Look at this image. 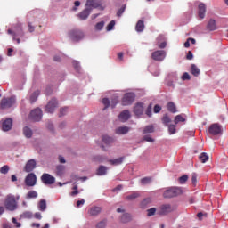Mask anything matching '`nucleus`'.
<instances>
[{"label":"nucleus","mask_w":228,"mask_h":228,"mask_svg":"<svg viewBox=\"0 0 228 228\" xmlns=\"http://www.w3.org/2000/svg\"><path fill=\"white\" fill-rule=\"evenodd\" d=\"M154 132V126L148 125L142 130V134H151Z\"/></svg>","instance_id":"f704fd0d"},{"label":"nucleus","mask_w":228,"mask_h":228,"mask_svg":"<svg viewBox=\"0 0 228 228\" xmlns=\"http://www.w3.org/2000/svg\"><path fill=\"white\" fill-rule=\"evenodd\" d=\"M151 58L155 61H163L167 58V52L165 50H157L151 53Z\"/></svg>","instance_id":"9d476101"},{"label":"nucleus","mask_w":228,"mask_h":228,"mask_svg":"<svg viewBox=\"0 0 228 228\" xmlns=\"http://www.w3.org/2000/svg\"><path fill=\"white\" fill-rule=\"evenodd\" d=\"M181 122H186V118L184 117L183 114H179L175 117L174 123L175 124H181Z\"/></svg>","instance_id":"72a5a7b5"},{"label":"nucleus","mask_w":228,"mask_h":228,"mask_svg":"<svg viewBox=\"0 0 228 228\" xmlns=\"http://www.w3.org/2000/svg\"><path fill=\"white\" fill-rule=\"evenodd\" d=\"M159 111H161V106L155 105L154 106V113H159Z\"/></svg>","instance_id":"69168bd1"},{"label":"nucleus","mask_w":228,"mask_h":228,"mask_svg":"<svg viewBox=\"0 0 228 228\" xmlns=\"http://www.w3.org/2000/svg\"><path fill=\"white\" fill-rule=\"evenodd\" d=\"M37 197H38L37 191H30L28 192L26 199H37Z\"/></svg>","instance_id":"4c0bfd02"},{"label":"nucleus","mask_w":228,"mask_h":228,"mask_svg":"<svg viewBox=\"0 0 228 228\" xmlns=\"http://www.w3.org/2000/svg\"><path fill=\"white\" fill-rule=\"evenodd\" d=\"M142 184H151L152 183V178L145 177L141 180Z\"/></svg>","instance_id":"8fccbe9b"},{"label":"nucleus","mask_w":228,"mask_h":228,"mask_svg":"<svg viewBox=\"0 0 228 228\" xmlns=\"http://www.w3.org/2000/svg\"><path fill=\"white\" fill-rule=\"evenodd\" d=\"M143 29H145V24L143 23V20H139L136 23L135 31H137V33H142Z\"/></svg>","instance_id":"2f4dec72"},{"label":"nucleus","mask_w":228,"mask_h":228,"mask_svg":"<svg viewBox=\"0 0 228 228\" xmlns=\"http://www.w3.org/2000/svg\"><path fill=\"white\" fill-rule=\"evenodd\" d=\"M20 200V195L13 196L9 194L4 199V206L7 211H15L19 208L17 201Z\"/></svg>","instance_id":"f257e3e1"},{"label":"nucleus","mask_w":228,"mask_h":228,"mask_svg":"<svg viewBox=\"0 0 228 228\" xmlns=\"http://www.w3.org/2000/svg\"><path fill=\"white\" fill-rule=\"evenodd\" d=\"M12 224H14L16 228H20L22 227V224L17 221V219L15 217L12 218Z\"/></svg>","instance_id":"bf43d9fd"},{"label":"nucleus","mask_w":228,"mask_h":228,"mask_svg":"<svg viewBox=\"0 0 228 228\" xmlns=\"http://www.w3.org/2000/svg\"><path fill=\"white\" fill-rule=\"evenodd\" d=\"M147 213L148 216H154V215H156V208H151L148 209Z\"/></svg>","instance_id":"603ef678"},{"label":"nucleus","mask_w":228,"mask_h":228,"mask_svg":"<svg viewBox=\"0 0 228 228\" xmlns=\"http://www.w3.org/2000/svg\"><path fill=\"white\" fill-rule=\"evenodd\" d=\"M129 131H131L129 126H123L116 128L115 133L116 134H127Z\"/></svg>","instance_id":"5701e85b"},{"label":"nucleus","mask_w":228,"mask_h":228,"mask_svg":"<svg viewBox=\"0 0 228 228\" xmlns=\"http://www.w3.org/2000/svg\"><path fill=\"white\" fill-rule=\"evenodd\" d=\"M104 21H100V22H98V23H96V25H95V30L96 31H101V30H102V28H104Z\"/></svg>","instance_id":"de8ad7c7"},{"label":"nucleus","mask_w":228,"mask_h":228,"mask_svg":"<svg viewBox=\"0 0 228 228\" xmlns=\"http://www.w3.org/2000/svg\"><path fill=\"white\" fill-rule=\"evenodd\" d=\"M193 58V53L191 51H189L186 56L187 60H191Z\"/></svg>","instance_id":"338daca9"},{"label":"nucleus","mask_w":228,"mask_h":228,"mask_svg":"<svg viewBox=\"0 0 228 228\" xmlns=\"http://www.w3.org/2000/svg\"><path fill=\"white\" fill-rule=\"evenodd\" d=\"M85 205V200H80L77 201V208H81V206Z\"/></svg>","instance_id":"0e129e2a"},{"label":"nucleus","mask_w":228,"mask_h":228,"mask_svg":"<svg viewBox=\"0 0 228 228\" xmlns=\"http://www.w3.org/2000/svg\"><path fill=\"white\" fill-rule=\"evenodd\" d=\"M42 110L37 108L30 112L29 118L34 122H40L42 120Z\"/></svg>","instance_id":"f8f14e48"},{"label":"nucleus","mask_w":228,"mask_h":228,"mask_svg":"<svg viewBox=\"0 0 228 228\" xmlns=\"http://www.w3.org/2000/svg\"><path fill=\"white\" fill-rule=\"evenodd\" d=\"M12 127H13V120L12 118H7L2 123V130L5 133L8 131H12Z\"/></svg>","instance_id":"a211bd4d"},{"label":"nucleus","mask_w":228,"mask_h":228,"mask_svg":"<svg viewBox=\"0 0 228 228\" xmlns=\"http://www.w3.org/2000/svg\"><path fill=\"white\" fill-rule=\"evenodd\" d=\"M188 181V175H184L179 178L180 184H184Z\"/></svg>","instance_id":"6e6d98bb"},{"label":"nucleus","mask_w":228,"mask_h":228,"mask_svg":"<svg viewBox=\"0 0 228 228\" xmlns=\"http://www.w3.org/2000/svg\"><path fill=\"white\" fill-rule=\"evenodd\" d=\"M108 174V167L100 166L96 170V175H106Z\"/></svg>","instance_id":"bb28decb"},{"label":"nucleus","mask_w":228,"mask_h":228,"mask_svg":"<svg viewBox=\"0 0 228 228\" xmlns=\"http://www.w3.org/2000/svg\"><path fill=\"white\" fill-rule=\"evenodd\" d=\"M142 140H144V142H148L150 143H154V138H152V136H151V135H144L142 137Z\"/></svg>","instance_id":"3c124183"},{"label":"nucleus","mask_w":228,"mask_h":228,"mask_svg":"<svg viewBox=\"0 0 228 228\" xmlns=\"http://www.w3.org/2000/svg\"><path fill=\"white\" fill-rule=\"evenodd\" d=\"M102 211V208L101 207H92L88 210L89 216H97L101 215V212Z\"/></svg>","instance_id":"412c9836"},{"label":"nucleus","mask_w":228,"mask_h":228,"mask_svg":"<svg viewBox=\"0 0 228 228\" xmlns=\"http://www.w3.org/2000/svg\"><path fill=\"white\" fill-rule=\"evenodd\" d=\"M164 38L165 37L163 36H159L157 39V45L159 47V49H165V47H167V41L161 42V40H164Z\"/></svg>","instance_id":"c756f323"},{"label":"nucleus","mask_w":228,"mask_h":228,"mask_svg":"<svg viewBox=\"0 0 228 228\" xmlns=\"http://www.w3.org/2000/svg\"><path fill=\"white\" fill-rule=\"evenodd\" d=\"M200 159L201 163H206L209 159V157L208 156V153L203 152L200 155Z\"/></svg>","instance_id":"ea45409f"},{"label":"nucleus","mask_w":228,"mask_h":228,"mask_svg":"<svg viewBox=\"0 0 228 228\" xmlns=\"http://www.w3.org/2000/svg\"><path fill=\"white\" fill-rule=\"evenodd\" d=\"M65 166L63 165H58L56 167V174L57 175H59V177H61V175H63L65 174Z\"/></svg>","instance_id":"473e14b6"},{"label":"nucleus","mask_w":228,"mask_h":228,"mask_svg":"<svg viewBox=\"0 0 228 228\" xmlns=\"http://www.w3.org/2000/svg\"><path fill=\"white\" fill-rule=\"evenodd\" d=\"M192 184H197V174L193 173L191 175Z\"/></svg>","instance_id":"e2e57ef3"},{"label":"nucleus","mask_w":228,"mask_h":228,"mask_svg":"<svg viewBox=\"0 0 228 228\" xmlns=\"http://www.w3.org/2000/svg\"><path fill=\"white\" fill-rule=\"evenodd\" d=\"M86 8L92 12L95 8H101V1L99 0H87L86 4Z\"/></svg>","instance_id":"4468645a"},{"label":"nucleus","mask_w":228,"mask_h":228,"mask_svg":"<svg viewBox=\"0 0 228 228\" xmlns=\"http://www.w3.org/2000/svg\"><path fill=\"white\" fill-rule=\"evenodd\" d=\"M118 99H120V97L118 96V94H114V97L112 99L111 102H110V99L108 98H103L102 99V104L105 106L104 110H106L107 108H115V106H117V104H118Z\"/></svg>","instance_id":"0eeeda50"},{"label":"nucleus","mask_w":228,"mask_h":228,"mask_svg":"<svg viewBox=\"0 0 228 228\" xmlns=\"http://www.w3.org/2000/svg\"><path fill=\"white\" fill-rule=\"evenodd\" d=\"M140 197V194L138 192H133L132 194L126 196L127 200H134V199H138Z\"/></svg>","instance_id":"c03bdc74"},{"label":"nucleus","mask_w":228,"mask_h":228,"mask_svg":"<svg viewBox=\"0 0 228 228\" xmlns=\"http://www.w3.org/2000/svg\"><path fill=\"white\" fill-rule=\"evenodd\" d=\"M181 193H183V190H181V188L171 187L164 191L163 197L165 199H172L174 197H177L178 195H181Z\"/></svg>","instance_id":"20e7f679"},{"label":"nucleus","mask_w":228,"mask_h":228,"mask_svg":"<svg viewBox=\"0 0 228 228\" xmlns=\"http://www.w3.org/2000/svg\"><path fill=\"white\" fill-rule=\"evenodd\" d=\"M207 29H208V31L216 30V21L213 19H210L207 24Z\"/></svg>","instance_id":"a878e982"},{"label":"nucleus","mask_w":228,"mask_h":228,"mask_svg":"<svg viewBox=\"0 0 228 228\" xmlns=\"http://www.w3.org/2000/svg\"><path fill=\"white\" fill-rule=\"evenodd\" d=\"M91 12H92L86 7V9L78 14V17L81 20H86Z\"/></svg>","instance_id":"393cba45"},{"label":"nucleus","mask_w":228,"mask_h":228,"mask_svg":"<svg viewBox=\"0 0 228 228\" xmlns=\"http://www.w3.org/2000/svg\"><path fill=\"white\" fill-rule=\"evenodd\" d=\"M8 35L12 36V40H15L16 37H24V31L22 30V24H16L12 28L7 30Z\"/></svg>","instance_id":"7ed1b4c3"},{"label":"nucleus","mask_w":228,"mask_h":228,"mask_svg":"<svg viewBox=\"0 0 228 228\" xmlns=\"http://www.w3.org/2000/svg\"><path fill=\"white\" fill-rule=\"evenodd\" d=\"M39 211H45L47 209V202L45 200H41L38 203Z\"/></svg>","instance_id":"c9c22d12"},{"label":"nucleus","mask_w":228,"mask_h":228,"mask_svg":"<svg viewBox=\"0 0 228 228\" xmlns=\"http://www.w3.org/2000/svg\"><path fill=\"white\" fill-rule=\"evenodd\" d=\"M94 161L97 163H103V161H106V158L102 155H97L94 158Z\"/></svg>","instance_id":"37998d69"},{"label":"nucleus","mask_w":228,"mask_h":228,"mask_svg":"<svg viewBox=\"0 0 228 228\" xmlns=\"http://www.w3.org/2000/svg\"><path fill=\"white\" fill-rule=\"evenodd\" d=\"M25 183L27 186H35L37 184V175L33 173H30L25 178Z\"/></svg>","instance_id":"f3484780"},{"label":"nucleus","mask_w":228,"mask_h":228,"mask_svg":"<svg viewBox=\"0 0 228 228\" xmlns=\"http://www.w3.org/2000/svg\"><path fill=\"white\" fill-rule=\"evenodd\" d=\"M120 220L123 224H127L133 220V216L130 213H124L120 216Z\"/></svg>","instance_id":"b1692460"},{"label":"nucleus","mask_w":228,"mask_h":228,"mask_svg":"<svg viewBox=\"0 0 228 228\" xmlns=\"http://www.w3.org/2000/svg\"><path fill=\"white\" fill-rule=\"evenodd\" d=\"M23 135L25 136V138H32L33 130L29 126L23 127Z\"/></svg>","instance_id":"cd10ccee"},{"label":"nucleus","mask_w":228,"mask_h":228,"mask_svg":"<svg viewBox=\"0 0 228 228\" xmlns=\"http://www.w3.org/2000/svg\"><path fill=\"white\" fill-rule=\"evenodd\" d=\"M145 110V103L139 102L134 105L133 112L135 117H142L143 115V111Z\"/></svg>","instance_id":"9b49d317"},{"label":"nucleus","mask_w":228,"mask_h":228,"mask_svg":"<svg viewBox=\"0 0 228 228\" xmlns=\"http://www.w3.org/2000/svg\"><path fill=\"white\" fill-rule=\"evenodd\" d=\"M0 172L4 175H6L8 174V172H10V166L8 165H5V166H3L1 168H0Z\"/></svg>","instance_id":"a18cd8bd"},{"label":"nucleus","mask_w":228,"mask_h":228,"mask_svg":"<svg viewBox=\"0 0 228 228\" xmlns=\"http://www.w3.org/2000/svg\"><path fill=\"white\" fill-rule=\"evenodd\" d=\"M136 94H134V93H126L124 94L121 103L123 106H131V103L134 102Z\"/></svg>","instance_id":"6e6552de"},{"label":"nucleus","mask_w":228,"mask_h":228,"mask_svg":"<svg viewBox=\"0 0 228 228\" xmlns=\"http://www.w3.org/2000/svg\"><path fill=\"white\" fill-rule=\"evenodd\" d=\"M167 110H168V111H171V113L177 112V109L175 108V104H174V102L167 103Z\"/></svg>","instance_id":"58836bf2"},{"label":"nucleus","mask_w":228,"mask_h":228,"mask_svg":"<svg viewBox=\"0 0 228 228\" xmlns=\"http://www.w3.org/2000/svg\"><path fill=\"white\" fill-rule=\"evenodd\" d=\"M74 191L70 192L71 197H76V195L79 194V191H77V185L73 187Z\"/></svg>","instance_id":"13d9d810"},{"label":"nucleus","mask_w":228,"mask_h":228,"mask_svg":"<svg viewBox=\"0 0 228 228\" xmlns=\"http://www.w3.org/2000/svg\"><path fill=\"white\" fill-rule=\"evenodd\" d=\"M73 67L75 69H77V72H79V70L81 69V67L79 66L77 61H73Z\"/></svg>","instance_id":"052dcab7"},{"label":"nucleus","mask_w":228,"mask_h":228,"mask_svg":"<svg viewBox=\"0 0 228 228\" xmlns=\"http://www.w3.org/2000/svg\"><path fill=\"white\" fill-rule=\"evenodd\" d=\"M145 115H147V117H152V104H150L146 110H145Z\"/></svg>","instance_id":"49530a36"},{"label":"nucleus","mask_w":228,"mask_h":228,"mask_svg":"<svg viewBox=\"0 0 228 228\" xmlns=\"http://www.w3.org/2000/svg\"><path fill=\"white\" fill-rule=\"evenodd\" d=\"M175 127H176L175 125H169L168 126L169 134H175V133H177V129Z\"/></svg>","instance_id":"79ce46f5"},{"label":"nucleus","mask_w":228,"mask_h":228,"mask_svg":"<svg viewBox=\"0 0 228 228\" xmlns=\"http://www.w3.org/2000/svg\"><path fill=\"white\" fill-rule=\"evenodd\" d=\"M40 95V91L37 90L30 95V102H35L37 99H38V96Z\"/></svg>","instance_id":"e433bc0d"},{"label":"nucleus","mask_w":228,"mask_h":228,"mask_svg":"<svg viewBox=\"0 0 228 228\" xmlns=\"http://www.w3.org/2000/svg\"><path fill=\"white\" fill-rule=\"evenodd\" d=\"M109 163L110 165H114L115 167L118 165H122V163H124V157H119L118 159H110L109 160Z\"/></svg>","instance_id":"c85d7f7f"},{"label":"nucleus","mask_w":228,"mask_h":228,"mask_svg":"<svg viewBox=\"0 0 228 228\" xmlns=\"http://www.w3.org/2000/svg\"><path fill=\"white\" fill-rule=\"evenodd\" d=\"M191 77H190V74L188 72L183 73L182 76V80L183 81H190Z\"/></svg>","instance_id":"5fc2aeb1"},{"label":"nucleus","mask_w":228,"mask_h":228,"mask_svg":"<svg viewBox=\"0 0 228 228\" xmlns=\"http://www.w3.org/2000/svg\"><path fill=\"white\" fill-rule=\"evenodd\" d=\"M175 211V207H174L172 204L165 203L162 204L158 210L159 215H170V213H174Z\"/></svg>","instance_id":"39448f33"},{"label":"nucleus","mask_w":228,"mask_h":228,"mask_svg":"<svg viewBox=\"0 0 228 228\" xmlns=\"http://www.w3.org/2000/svg\"><path fill=\"white\" fill-rule=\"evenodd\" d=\"M191 73L196 77L200 74V69L195 64L191 65Z\"/></svg>","instance_id":"7c9ffc66"},{"label":"nucleus","mask_w":228,"mask_h":228,"mask_svg":"<svg viewBox=\"0 0 228 228\" xmlns=\"http://www.w3.org/2000/svg\"><path fill=\"white\" fill-rule=\"evenodd\" d=\"M162 122L163 124L167 125V124H170L171 119L167 115H165L162 118Z\"/></svg>","instance_id":"4d7b16f0"},{"label":"nucleus","mask_w":228,"mask_h":228,"mask_svg":"<svg viewBox=\"0 0 228 228\" xmlns=\"http://www.w3.org/2000/svg\"><path fill=\"white\" fill-rule=\"evenodd\" d=\"M208 133L212 136H217V134H222V126L218 123L212 124L208 128Z\"/></svg>","instance_id":"ddd939ff"},{"label":"nucleus","mask_w":228,"mask_h":228,"mask_svg":"<svg viewBox=\"0 0 228 228\" xmlns=\"http://www.w3.org/2000/svg\"><path fill=\"white\" fill-rule=\"evenodd\" d=\"M41 181L44 183V184H54L56 178L50 174L45 173L41 176Z\"/></svg>","instance_id":"2eb2a0df"},{"label":"nucleus","mask_w":228,"mask_h":228,"mask_svg":"<svg viewBox=\"0 0 228 228\" xmlns=\"http://www.w3.org/2000/svg\"><path fill=\"white\" fill-rule=\"evenodd\" d=\"M63 115H67V107L61 108L60 110V117H63Z\"/></svg>","instance_id":"680f3d73"},{"label":"nucleus","mask_w":228,"mask_h":228,"mask_svg":"<svg viewBox=\"0 0 228 228\" xmlns=\"http://www.w3.org/2000/svg\"><path fill=\"white\" fill-rule=\"evenodd\" d=\"M198 10L200 19H204V17H206V4L200 3L198 5Z\"/></svg>","instance_id":"4be33fe9"},{"label":"nucleus","mask_w":228,"mask_h":228,"mask_svg":"<svg viewBox=\"0 0 228 228\" xmlns=\"http://www.w3.org/2000/svg\"><path fill=\"white\" fill-rule=\"evenodd\" d=\"M20 218H28V219L33 218V213H31V212H29V211H26V212H24L23 214H21V215L20 216Z\"/></svg>","instance_id":"a19ab883"},{"label":"nucleus","mask_w":228,"mask_h":228,"mask_svg":"<svg viewBox=\"0 0 228 228\" xmlns=\"http://www.w3.org/2000/svg\"><path fill=\"white\" fill-rule=\"evenodd\" d=\"M37 167V161L35 159H30L27 162L24 170L25 172H33L35 168Z\"/></svg>","instance_id":"aec40b11"},{"label":"nucleus","mask_w":228,"mask_h":228,"mask_svg":"<svg viewBox=\"0 0 228 228\" xmlns=\"http://www.w3.org/2000/svg\"><path fill=\"white\" fill-rule=\"evenodd\" d=\"M102 144H100V147L105 152L110 151V147L115 143V139L109 135H102Z\"/></svg>","instance_id":"f03ea898"},{"label":"nucleus","mask_w":228,"mask_h":228,"mask_svg":"<svg viewBox=\"0 0 228 228\" xmlns=\"http://www.w3.org/2000/svg\"><path fill=\"white\" fill-rule=\"evenodd\" d=\"M3 228H12V224H10V223H4Z\"/></svg>","instance_id":"774afa93"},{"label":"nucleus","mask_w":228,"mask_h":228,"mask_svg":"<svg viewBox=\"0 0 228 228\" xmlns=\"http://www.w3.org/2000/svg\"><path fill=\"white\" fill-rule=\"evenodd\" d=\"M108 224V221L107 220H102V221H100L97 224H96V228H105L106 225Z\"/></svg>","instance_id":"09e8293b"},{"label":"nucleus","mask_w":228,"mask_h":228,"mask_svg":"<svg viewBox=\"0 0 228 228\" xmlns=\"http://www.w3.org/2000/svg\"><path fill=\"white\" fill-rule=\"evenodd\" d=\"M113 28H115V20H112L109 23V25L106 28V30L112 31Z\"/></svg>","instance_id":"864d4df0"},{"label":"nucleus","mask_w":228,"mask_h":228,"mask_svg":"<svg viewBox=\"0 0 228 228\" xmlns=\"http://www.w3.org/2000/svg\"><path fill=\"white\" fill-rule=\"evenodd\" d=\"M16 102L17 100L15 99V96L11 98H3L0 102V109L6 110L8 108H12V106H15Z\"/></svg>","instance_id":"423d86ee"},{"label":"nucleus","mask_w":228,"mask_h":228,"mask_svg":"<svg viewBox=\"0 0 228 228\" xmlns=\"http://www.w3.org/2000/svg\"><path fill=\"white\" fill-rule=\"evenodd\" d=\"M58 108V101L56 99H52L45 107V111L47 113H54V110Z\"/></svg>","instance_id":"dca6fc26"},{"label":"nucleus","mask_w":228,"mask_h":228,"mask_svg":"<svg viewBox=\"0 0 228 228\" xmlns=\"http://www.w3.org/2000/svg\"><path fill=\"white\" fill-rule=\"evenodd\" d=\"M129 118H131V111H129L128 110H125L121 111L118 115L119 122H123V123L127 122Z\"/></svg>","instance_id":"6ab92c4d"},{"label":"nucleus","mask_w":228,"mask_h":228,"mask_svg":"<svg viewBox=\"0 0 228 228\" xmlns=\"http://www.w3.org/2000/svg\"><path fill=\"white\" fill-rule=\"evenodd\" d=\"M69 37L74 42H79V40H83V38H85V33L81 30H70L69 32Z\"/></svg>","instance_id":"1a4fd4ad"}]
</instances>
